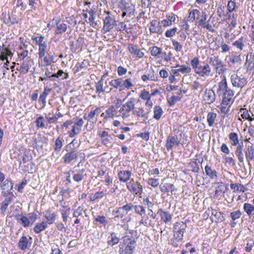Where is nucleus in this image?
Segmentation results:
<instances>
[{"label": "nucleus", "instance_id": "47", "mask_svg": "<svg viewBox=\"0 0 254 254\" xmlns=\"http://www.w3.org/2000/svg\"><path fill=\"white\" fill-rule=\"evenodd\" d=\"M134 86V84L132 83V80L131 78H127L125 80L123 79L122 82V90L124 88L127 89H131Z\"/></svg>", "mask_w": 254, "mask_h": 254}, {"label": "nucleus", "instance_id": "22", "mask_svg": "<svg viewBox=\"0 0 254 254\" xmlns=\"http://www.w3.org/2000/svg\"><path fill=\"white\" fill-rule=\"evenodd\" d=\"M31 239V238L30 237H29V239H28L26 236H22L18 242V247L19 249L24 250L26 249L30 248L31 243L29 240Z\"/></svg>", "mask_w": 254, "mask_h": 254}, {"label": "nucleus", "instance_id": "4", "mask_svg": "<svg viewBox=\"0 0 254 254\" xmlns=\"http://www.w3.org/2000/svg\"><path fill=\"white\" fill-rule=\"evenodd\" d=\"M105 12L107 13V16L104 19L103 30L105 31V32H107L113 29L114 26L116 25V21L114 16L110 15V12L109 11Z\"/></svg>", "mask_w": 254, "mask_h": 254}, {"label": "nucleus", "instance_id": "7", "mask_svg": "<svg viewBox=\"0 0 254 254\" xmlns=\"http://www.w3.org/2000/svg\"><path fill=\"white\" fill-rule=\"evenodd\" d=\"M187 227L186 223L183 222H176L174 226V237L179 240H183L185 230Z\"/></svg>", "mask_w": 254, "mask_h": 254}, {"label": "nucleus", "instance_id": "61", "mask_svg": "<svg viewBox=\"0 0 254 254\" xmlns=\"http://www.w3.org/2000/svg\"><path fill=\"white\" fill-rule=\"evenodd\" d=\"M229 61L233 64L240 63L242 61V59L240 55L238 56H231L229 58Z\"/></svg>", "mask_w": 254, "mask_h": 254}, {"label": "nucleus", "instance_id": "16", "mask_svg": "<svg viewBox=\"0 0 254 254\" xmlns=\"http://www.w3.org/2000/svg\"><path fill=\"white\" fill-rule=\"evenodd\" d=\"M149 112H145L143 108L142 107H135L133 110L132 115L134 116L137 119L139 118H144L147 119Z\"/></svg>", "mask_w": 254, "mask_h": 254}, {"label": "nucleus", "instance_id": "50", "mask_svg": "<svg viewBox=\"0 0 254 254\" xmlns=\"http://www.w3.org/2000/svg\"><path fill=\"white\" fill-rule=\"evenodd\" d=\"M47 227V225L46 222H42L40 223L37 224L34 228L35 232L39 233L42 231L45 230Z\"/></svg>", "mask_w": 254, "mask_h": 254}, {"label": "nucleus", "instance_id": "38", "mask_svg": "<svg viewBox=\"0 0 254 254\" xmlns=\"http://www.w3.org/2000/svg\"><path fill=\"white\" fill-rule=\"evenodd\" d=\"M117 113L115 107L111 105L105 112V118H114Z\"/></svg>", "mask_w": 254, "mask_h": 254}, {"label": "nucleus", "instance_id": "60", "mask_svg": "<svg viewBox=\"0 0 254 254\" xmlns=\"http://www.w3.org/2000/svg\"><path fill=\"white\" fill-rule=\"evenodd\" d=\"M95 221L104 225V226H106L108 223V220L104 216H98L95 219Z\"/></svg>", "mask_w": 254, "mask_h": 254}, {"label": "nucleus", "instance_id": "40", "mask_svg": "<svg viewBox=\"0 0 254 254\" xmlns=\"http://www.w3.org/2000/svg\"><path fill=\"white\" fill-rule=\"evenodd\" d=\"M35 123L38 128H47V124L44 118L42 116L38 117L35 121Z\"/></svg>", "mask_w": 254, "mask_h": 254}, {"label": "nucleus", "instance_id": "18", "mask_svg": "<svg viewBox=\"0 0 254 254\" xmlns=\"http://www.w3.org/2000/svg\"><path fill=\"white\" fill-rule=\"evenodd\" d=\"M180 141L177 136L169 135L167 137L165 146L167 149L169 150L172 149L174 145H178Z\"/></svg>", "mask_w": 254, "mask_h": 254}, {"label": "nucleus", "instance_id": "37", "mask_svg": "<svg viewBox=\"0 0 254 254\" xmlns=\"http://www.w3.org/2000/svg\"><path fill=\"white\" fill-rule=\"evenodd\" d=\"M139 224H142L145 227H154L155 223L152 220L149 219V217L147 215L143 217L141 220L139 221Z\"/></svg>", "mask_w": 254, "mask_h": 254}, {"label": "nucleus", "instance_id": "2", "mask_svg": "<svg viewBox=\"0 0 254 254\" xmlns=\"http://www.w3.org/2000/svg\"><path fill=\"white\" fill-rule=\"evenodd\" d=\"M48 27L50 29L55 27V33L56 35H62L67 30V25L61 19H53L48 24Z\"/></svg>", "mask_w": 254, "mask_h": 254}, {"label": "nucleus", "instance_id": "27", "mask_svg": "<svg viewBox=\"0 0 254 254\" xmlns=\"http://www.w3.org/2000/svg\"><path fill=\"white\" fill-rule=\"evenodd\" d=\"M30 66V58L27 57L26 59L23 60V63L20 66L19 69L20 73L23 74L26 73Z\"/></svg>", "mask_w": 254, "mask_h": 254}, {"label": "nucleus", "instance_id": "12", "mask_svg": "<svg viewBox=\"0 0 254 254\" xmlns=\"http://www.w3.org/2000/svg\"><path fill=\"white\" fill-rule=\"evenodd\" d=\"M211 68L209 64H205L203 65L199 66L198 68L196 69V73L200 76H208L210 74Z\"/></svg>", "mask_w": 254, "mask_h": 254}, {"label": "nucleus", "instance_id": "55", "mask_svg": "<svg viewBox=\"0 0 254 254\" xmlns=\"http://www.w3.org/2000/svg\"><path fill=\"white\" fill-rule=\"evenodd\" d=\"M243 39L244 37H241L239 39V40L234 42L233 43V45L236 47L238 49H239L240 50H242L245 46L243 42Z\"/></svg>", "mask_w": 254, "mask_h": 254}, {"label": "nucleus", "instance_id": "9", "mask_svg": "<svg viewBox=\"0 0 254 254\" xmlns=\"http://www.w3.org/2000/svg\"><path fill=\"white\" fill-rule=\"evenodd\" d=\"M123 6L122 7L123 13L122 17H125L126 15L130 16L134 14L135 10L134 5L131 3H127L125 1L122 2Z\"/></svg>", "mask_w": 254, "mask_h": 254}, {"label": "nucleus", "instance_id": "17", "mask_svg": "<svg viewBox=\"0 0 254 254\" xmlns=\"http://www.w3.org/2000/svg\"><path fill=\"white\" fill-rule=\"evenodd\" d=\"M0 187L2 193L5 195L9 192H11L10 191L12 189L13 184L8 179H6L1 183Z\"/></svg>", "mask_w": 254, "mask_h": 254}, {"label": "nucleus", "instance_id": "45", "mask_svg": "<svg viewBox=\"0 0 254 254\" xmlns=\"http://www.w3.org/2000/svg\"><path fill=\"white\" fill-rule=\"evenodd\" d=\"M200 15V11L198 9H194L190 12L188 18H189L190 20H192L193 21L196 18L199 19Z\"/></svg>", "mask_w": 254, "mask_h": 254}, {"label": "nucleus", "instance_id": "52", "mask_svg": "<svg viewBox=\"0 0 254 254\" xmlns=\"http://www.w3.org/2000/svg\"><path fill=\"white\" fill-rule=\"evenodd\" d=\"M113 140L112 136L110 134L107 136L102 138L101 140L102 143L107 147L111 146L112 141Z\"/></svg>", "mask_w": 254, "mask_h": 254}, {"label": "nucleus", "instance_id": "62", "mask_svg": "<svg viewBox=\"0 0 254 254\" xmlns=\"http://www.w3.org/2000/svg\"><path fill=\"white\" fill-rule=\"evenodd\" d=\"M199 59L197 57L194 58L191 61V65L193 69H194L195 72H196V69L198 68L199 67Z\"/></svg>", "mask_w": 254, "mask_h": 254}, {"label": "nucleus", "instance_id": "63", "mask_svg": "<svg viewBox=\"0 0 254 254\" xmlns=\"http://www.w3.org/2000/svg\"><path fill=\"white\" fill-rule=\"evenodd\" d=\"M43 146V142L41 139H35L34 142L33 143V147L39 149L42 148Z\"/></svg>", "mask_w": 254, "mask_h": 254}, {"label": "nucleus", "instance_id": "20", "mask_svg": "<svg viewBox=\"0 0 254 254\" xmlns=\"http://www.w3.org/2000/svg\"><path fill=\"white\" fill-rule=\"evenodd\" d=\"M222 94L224 96L222 101V104L225 106L228 105L234 95L233 91L228 88Z\"/></svg>", "mask_w": 254, "mask_h": 254}, {"label": "nucleus", "instance_id": "44", "mask_svg": "<svg viewBox=\"0 0 254 254\" xmlns=\"http://www.w3.org/2000/svg\"><path fill=\"white\" fill-rule=\"evenodd\" d=\"M205 172L206 175L211 179L217 177L216 171L215 170H212L211 168L208 165H206L205 167Z\"/></svg>", "mask_w": 254, "mask_h": 254}, {"label": "nucleus", "instance_id": "35", "mask_svg": "<svg viewBox=\"0 0 254 254\" xmlns=\"http://www.w3.org/2000/svg\"><path fill=\"white\" fill-rule=\"evenodd\" d=\"M122 82L123 78H118L111 80L109 82V84L116 89L119 88L120 90H122Z\"/></svg>", "mask_w": 254, "mask_h": 254}, {"label": "nucleus", "instance_id": "30", "mask_svg": "<svg viewBox=\"0 0 254 254\" xmlns=\"http://www.w3.org/2000/svg\"><path fill=\"white\" fill-rule=\"evenodd\" d=\"M135 249L130 247H127L122 244L120 245L119 254H133Z\"/></svg>", "mask_w": 254, "mask_h": 254}, {"label": "nucleus", "instance_id": "46", "mask_svg": "<svg viewBox=\"0 0 254 254\" xmlns=\"http://www.w3.org/2000/svg\"><path fill=\"white\" fill-rule=\"evenodd\" d=\"M149 50L151 55L155 57H158L162 53L161 49L157 46L150 47Z\"/></svg>", "mask_w": 254, "mask_h": 254}, {"label": "nucleus", "instance_id": "54", "mask_svg": "<svg viewBox=\"0 0 254 254\" xmlns=\"http://www.w3.org/2000/svg\"><path fill=\"white\" fill-rule=\"evenodd\" d=\"M171 41L174 49L177 52H179L182 51L183 45H181L180 43L175 39H172Z\"/></svg>", "mask_w": 254, "mask_h": 254}, {"label": "nucleus", "instance_id": "11", "mask_svg": "<svg viewBox=\"0 0 254 254\" xmlns=\"http://www.w3.org/2000/svg\"><path fill=\"white\" fill-rule=\"evenodd\" d=\"M122 242L120 244L127 247H130L135 249L136 245V241L132 236L129 235H125L122 238Z\"/></svg>", "mask_w": 254, "mask_h": 254}, {"label": "nucleus", "instance_id": "49", "mask_svg": "<svg viewBox=\"0 0 254 254\" xmlns=\"http://www.w3.org/2000/svg\"><path fill=\"white\" fill-rule=\"evenodd\" d=\"M104 76L103 75L100 80L97 83H96V93L98 94H100L102 92H104L105 90L103 89V78Z\"/></svg>", "mask_w": 254, "mask_h": 254}, {"label": "nucleus", "instance_id": "13", "mask_svg": "<svg viewBox=\"0 0 254 254\" xmlns=\"http://www.w3.org/2000/svg\"><path fill=\"white\" fill-rule=\"evenodd\" d=\"M203 98L206 103L210 104L215 100V92L212 89H206Z\"/></svg>", "mask_w": 254, "mask_h": 254}, {"label": "nucleus", "instance_id": "3", "mask_svg": "<svg viewBox=\"0 0 254 254\" xmlns=\"http://www.w3.org/2000/svg\"><path fill=\"white\" fill-rule=\"evenodd\" d=\"M128 190L134 194L140 196L143 192L142 186L138 182H135L133 179L126 184Z\"/></svg>", "mask_w": 254, "mask_h": 254}, {"label": "nucleus", "instance_id": "51", "mask_svg": "<svg viewBox=\"0 0 254 254\" xmlns=\"http://www.w3.org/2000/svg\"><path fill=\"white\" fill-rule=\"evenodd\" d=\"M133 208L134 209L135 212L139 215L141 216L145 213V207L142 205H133Z\"/></svg>", "mask_w": 254, "mask_h": 254}, {"label": "nucleus", "instance_id": "48", "mask_svg": "<svg viewBox=\"0 0 254 254\" xmlns=\"http://www.w3.org/2000/svg\"><path fill=\"white\" fill-rule=\"evenodd\" d=\"M64 141V139L63 138L59 137L55 141V145H54V150L55 151L59 152L61 150L62 147L63 146V142Z\"/></svg>", "mask_w": 254, "mask_h": 254}, {"label": "nucleus", "instance_id": "32", "mask_svg": "<svg viewBox=\"0 0 254 254\" xmlns=\"http://www.w3.org/2000/svg\"><path fill=\"white\" fill-rule=\"evenodd\" d=\"M63 201H64V199H63V198H62V200H60V203L61 205L62 206V207H63V208H64L65 207L64 205H63ZM60 211H61L62 215L63 221L66 223L67 221L68 216L70 213V208H68L66 209H62L60 210Z\"/></svg>", "mask_w": 254, "mask_h": 254}, {"label": "nucleus", "instance_id": "28", "mask_svg": "<svg viewBox=\"0 0 254 254\" xmlns=\"http://www.w3.org/2000/svg\"><path fill=\"white\" fill-rule=\"evenodd\" d=\"M77 157V151H71L66 153L63 159L65 163H70L72 161L75 159Z\"/></svg>", "mask_w": 254, "mask_h": 254}, {"label": "nucleus", "instance_id": "25", "mask_svg": "<svg viewBox=\"0 0 254 254\" xmlns=\"http://www.w3.org/2000/svg\"><path fill=\"white\" fill-rule=\"evenodd\" d=\"M131 173L128 170L121 171L118 173V177L121 182H127L130 178Z\"/></svg>", "mask_w": 254, "mask_h": 254}, {"label": "nucleus", "instance_id": "19", "mask_svg": "<svg viewBox=\"0 0 254 254\" xmlns=\"http://www.w3.org/2000/svg\"><path fill=\"white\" fill-rule=\"evenodd\" d=\"M127 49L132 55L137 58H142L144 55L143 52H141L140 50L137 49L136 46L133 44H129L128 45Z\"/></svg>", "mask_w": 254, "mask_h": 254}, {"label": "nucleus", "instance_id": "57", "mask_svg": "<svg viewBox=\"0 0 254 254\" xmlns=\"http://www.w3.org/2000/svg\"><path fill=\"white\" fill-rule=\"evenodd\" d=\"M133 207V205L131 202H129L127 203L126 205H123L121 207L123 209V211H124L125 215H126L129 211H131Z\"/></svg>", "mask_w": 254, "mask_h": 254}, {"label": "nucleus", "instance_id": "41", "mask_svg": "<svg viewBox=\"0 0 254 254\" xmlns=\"http://www.w3.org/2000/svg\"><path fill=\"white\" fill-rule=\"evenodd\" d=\"M244 210L249 216L254 214V206L250 203H244Z\"/></svg>", "mask_w": 254, "mask_h": 254}, {"label": "nucleus", "instance_id": "43", "mask_svg": "<svg viewBox=\"0 0 254 254\" xmlns=\"http://www.w3.org/2000/svg\"><path fill=\"white\" fill-rule=\"evenodd\" d=\"M163 110L159 106H155L154 108L153 118L156 120H159L163 114Z\"/></svg>", "mask_w": 254, "mask_h": 254}, {"label": "nucleus", "instance_id": "34", "mask_svg": "<svg viewBox=\"0 0 254 254\" xmlns=\"http://www.w3.org/2000/svg\"><path fill=\"white\" fill-rule=\"evenodd\" d=\"M120 238L117 237V234L115 233H112L111 235L108 238L107 244L108 245L113 246L117 244L120 241Z\"/></svg>", "mask_w": 254, "mask_h": 254}, {"label": "nucleus", "instance_id": "6", "mask_svg": "<svg viewBox=\"0 0 254 254\" xmlns=\"http://www.w3.org/2000/svg\"><path fill=\"white\" fill-rule=\"evenodd\" d=\"M33 41H35L36 44L39 46V55L40 58L44 57L46 49L47 48L46 41L45 40V37L43 36L34 37Z\"/></svg>", "mask_w": 254, "mask_h": 254}, {"label": "nucleus", "instance_id": "29", "mask_svg": "<svg viewBox=\"0 0 254 254\" xmlns=\"http://www.w3.org/2000/svg\"><path fill=\"white\" fill-rule=\"evenodd\" d=\"M228 89L226 78H224L219 83L217 93L220 96L223 93L224 91H225Z\"/></svg>", "mask_w": 254, "mask_h": 254}, {"label": "nucleus", "instance_id": "5", "mask_svg": "<svg viewBox=\"0 0 254 254\" xmlns=\"http://www.w3.org/2000/svg\"><path fill=\"white\" fill-rule=\"evenodd\" d=\"M209 63L215 68L216 72L219 74L226 70V68H225L222 62L218 57L209 58Z\"/></svg>", "mask_w": 254, "mask_h": 254}, {"label": "nucleus", "instance_id": "14", "mask_svg": "<svg viewBox=\"0 0 254 254\" xmlns=\"http://www.w3.org/2000/svg\"><path fill=\"white\" fill-rule=\"evenodd\" d=\"M245 147V155L247 161L250 162V160L254 159V145L251 143L246 145Z\"/></svg>", "mask_w": 254, "mask_h": 254}, {"label": "nucleus", "instance_id": "21", "mask_svg": "<svg viewBox=\"0 0 254 254\" xmlns=\"http://www.w3.org/2000/svg\"><path fill=\"white\" fill-rule=\"evenodd\" d=\"M85 172V169H82L81 170L71 171L68 172V174H70V172L73 174L72 178L73 180L76 182L81 181L84 179V175H83Z\"/></svg>", "mask_w": 254, "mask_h": 254}, {"label": "nucleus", "instance_id": "24", "mask_svg": "<svg viewBox=\"0 0 254 254\" xmlns=\"http://www.w3.org/2000/svg\"><path fill=\"white\" fill-rule=\"evenodd\" d=\"M161 217V220L165 223H168L171 222L172 216L168 211L163 210L162 209H159L157 212Z\"/></svg>", "mask_w": 254, "mask_h": 254}, {"label": "nucleus", "instance_id": "31", "mask_svg": "<svg viewBox=\"0 0 254 254\" xmlns=\"http://www.w3.org/2000/svg\"><path fill=\"white\" fill-rule=\"evenodd\" d=\"M161 29L160 23L156 20H153L150 22L149 30L153 33H158Z\"/></svg>", "mask_w": 254, "mask_h": 254}, {"label": "nucleus", "instance_id": "39", "mask_svg": "<svg viewBox=\"0 0 254 254\" xmlns=\"http://www.w3.org/2000/svg\"><path fill=\"white\" fill-rule=\"evenodd\" d=\"M56 214L55 212L51 211H47L45 213V217L47 219V222L49 224H53L56 220Z\"/></svg>", "mask_w": 254, "mask_h": 254}, {"label": "nucleus", "instance_id": "56", "mask_svg": "<svg viewBox=\"0 0 254 254\" xmlns=\"http://www.w3.org/2000/svg\"><path fill=\"white\" fill-rule=\"evenodd\" d=\"M227 9L229 12H232L236 10L237 6L234 1L229 0L227 4Z\"/></svg>", "mask_w": 254, "mask_h": 254}, {"label": "nucleus", "instance_id": "10", "mask_svg": "<svg viewBox=\"0 0 254 254\" xmlns=\"http://www.w3.org/2000/svg\"><path fill=\"white\" fill-rule=\"evenodd\" d=\"M231 81L233 85L235 87H243L247 83V80L245 77H240L237 75L231 76Z\"/></svg>", "mask_w": 254, "mask_h": 254}, {"label": "nucleus", "instance_id": "26", "mask_svg": "<svg viewBox=\"0 0 254 254\" xmlns=\"http://www.w3.org/2000/svg\"><path fill=\"white\" fill-rule=\"evenodd\" d=\"M141 78L143 81H146L147 80L156 81L157 80V76L155 74L154 71L151 70L148 71L146 74L142 75Z\"/></svg>", "mask_w": 254, "mask_h": 254}, {"label": "nucleus", "instance_id": "8", "mask_svg": "<svg viewBox=\"0 0 254 254\" xmlns=\"http://www.w3.org/2000/svg\"><path fill=\"white\" fill-rule=\"evenodd\" d=\"M73 123L74 125L72 127L71 130L68 131V135L70 137H74L81 131L84 121L82 119H80L77 122H74Z\"/></svg>", "mask_w": 254, "mask_h": 254}, {"label": "nucleus", "instance_id": "64", "mask_svg": "<svg viewBox=\"0 0 254 254\" xmlns=\"http://www.w3.org/2000/svg\"><path fill=\"white\" fill-rule=\"evenodd\" d=\"M181 98L178 96H173L170 98L168 100V103L170 106H173L177 101L181 100Z\"/></svg>", "mask_w": 254, "mask_h": 254}, {"label": "nucleus", "instance_id": "42", "mask_svg": "<svg viewBox=\"0 0 254 254\" xmlns=\"http://www.w3.org/2000/svg\"><path fill=\"white\" fill-rule=\"evenodd\" d=\"M216 117L217 115L216 113L212 112L208 113L207 116V121L208 122L209 126H213V124L216 120Z\"/></svg>", "mask_w": 254, "mask_h": 254}, {"label": "nucleus", "instance_id": "58", "mask_svg": "<svg viewBox=\"0 0 254 254\" xmlns=\"http://www.w3.org/2000/svg\"><path fill=\"white\" fill-rule=\"evenodd\" d=\"M139 97L143 100H148L151 98V95L150 94L149 92L148 91L143 89V90H142L141 93H140Z\"/></svg>", "mask_w": 254, "mask_h": 254}, {"label": "nucleus", "instance_id": "23", "mask_svg": "<svg viewBox=\"0 0 254 254\" xmlns=\"http://www.w3.org/2000/svg\"><path fill=\"white\" fill-rule=\"evenodd\" d=\"M211 215L212 219H215L216 222H221L225 220L224 214L216 210H212Z\"/></svg>", "mask_w": 254, "mask_h": 254}, {"label": "nucleus", "instance_id": "15", "mask_svg": "<svg viewBox=\"0 0 254 254\" xmlns=\"http://www.w3.org/2000/svg\"><path fill=\"white\" fill-rule=\"evenodd\" d=\"M244 143L241 141L240 144L236 145L235 154L237 157L238 161L240 163H243L244 161Z\"/></svg>", "mask_w": 254, "mask_h": 254}, {"label": "nucleus", "instance_id": "33", "mask_svg": "<svg viewBox=\"0 0 254 254\" xmlns=\"http://www.w3.org/2000/svg\"><path fill=\"white\" fill-rule=\"evenodd\" d=\"M17 221L22 225L24 227H27L30 224V221L26 216L17 214L15 216Z\"/></svg>", "mask_w": 254, "mask_h": 254}, {"label": "nucleus", "instance_id": "59", "mask_svg": "<svg viewBox=\"0 0 254 254\" xmlns=\"http://www.w3.org/2000/svg\"><path fill=\"white\" fill-rule=\"evenodd\" d=\"M98 108H96V109L91 111V112L88 114V115L86 116V115L84 116V118L85 120H87L88 121L91 122V120H92L96 114V112L98 110Z\"/></svg>", "mask_w": 254, "mask_h": 254}, {"label": "nucleus", "instance_id": "36", "mask_svg": "<svg viewBox=\"0 0 254 254\" xmlns=\"http://www.w3.org/2000/svg\"><path fill=\"white\" fill-rule=\"evenodd\" d=\"M230 144L232 146H236L240 144L238 134L236 132H231L229 134Z\"/></svg>", "mask_w": 254, "mask_h": 254}, {"label": "nucleus", "instance_id": "1", "mask_svg": "<svg viewBox=\"0 0 254 254\" xmlns=\"http://www.w3.org/2000/svg\"><path fill=\"white\" fill-rule=\"evenodd\" d=\"M135 101V98H131L129 100L122 105L119 112L120 113L124 119H127L129 118L130 112H132L134 108Z\"/></svg>", "mask_w": 254, "mask_h": 254}, {"label": "nucleus", "instance_id": "53", "mask_svg": "<svg viewBox=\"0 0 254 254\" xmlns=\"http://www.w3.org/2000/svg\"><path fill=\"white\" fill-rule=\"evenodd\" d=\"M174 188V185L171 184H165L163 186H160L161 191L164 193H167L168 195L169 189Z\"/></svg>", "mask_w": 254, "mask_h": 254}]
</instances>
